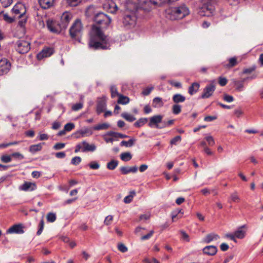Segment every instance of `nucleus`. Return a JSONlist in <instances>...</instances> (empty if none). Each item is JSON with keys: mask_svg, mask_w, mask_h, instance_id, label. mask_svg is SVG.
Instances as JSON below:
<instances>
[{"mask_svg": "<svg viewBox=\"0 0 263 263\" xmlns=\"http://www.w3.org/2000/svg\"><path fill=\"white\" fill-rule=\"evenodd\" d=\"M136 193L135 191L130 192V194L126 196L124 199V201L126 203H130L133 198L134 195H135Z\"/></svg>", "mask_w": 263, "mask_h": 263, "instance_id": "nucleus-39", "label": "nucleus"}, {"mask_svg": "<svg viewBox=\"0 0 263 263\" xmlns=\"http://www.w3.org/2000/svg\"><path fill=\"white\" fill-rule=\"evenodd\" d=\"M81 158L80 157L76 156L72 158L71 163L74 165H78L81 162Z\"/></svg>", "mask_w": 263, "mask_h": 263, "instance_id": "nucleus-48", "label": "nucleus"}, {"mask_svg": "<svg viewBox=\"0 0 263 263\" xmlns=\"http://www.w3.org/2000/svg\"><path fill=\"white\" fill-rule=\"evenodd\" d=\"M107 135L114 137V138H126L128 137V136L124 135L119 133H116L114 132H109L107 133Z\"/></svg>", "mask_w": 263, "mask_h": 263, "instance_id": "nucleus-29", "label": "nucleus"}, {"mask_svg": "<svg viewBox=\"0 0 263 263\" xmlns=\"http://www.w3.org/2000/svg\"><path fill=\"white\" fill-rule=\"evenodd\" d=\"M189 14L188 8L184 5L172 8L170 11V18L172 20L182 19Z\"/></svg>", "mask_w": 263, "mask_h": 263, "instance_id": "nucleus-4", "label": "nucleus"}, {"mask_svg": "<svg viewBox=\"0 0 263 263\" xmlns=\"http://www.w3.org/2000/svg\"><path fill=\"white\" fill-rule=\"evenodd\" d=\"M172 100L175 104L183 102L185 100V98L180 93H177L173 96Z\"/></svg>", "mask_w": 263, "mask_h": 263, "instance_id": "nucleus-26", "label": "nucleus"}, {"mask_svg": "<svg viewBox=\"0 0 263 263\" xmlns=\"http://www.w3.org/2000/svg\"><path fill=\"white\" fill-rule=\"evenodd\" d=\"M223 99L224 101L230 103L233 102L234 100V98L233 96L228 95L227 93H224L223 96Z\"/></svg>", "mask_w": 263, "mask_h": 263, "instance_id": "nucleus-47", "label": "nucleus"}, {"mask_svg": "<svg viewBox=\"0 0 263 263\" xmlns=\"http://www.w3.org/2000/svg\"><path fill=\"white\" fill-rule=\"evenodd\" d=\"M111 21L110 17L102 12L97 13L94 17L95 23L99 25L102 28H106L111 23Z\"/></svg>", "mask_w": 263, "mask_h": 263, "instance_id": "nucleus-5", "label": "nucleus"}, {"mask_svg": "<svg viewBox=\"0 0 263 263\" xmlns=\"http://www.w3.org/2000/svg\"><path fill=\"white\" fill-rule=\"evenodd\" d=\"M215 90V86L213 83H211L206 86L204 88L203 93L201 96L202 99H206L210 97L213 93Z\"/></svg>", "mask_w": 263, "mask_h": 263, "instance_id": "nucleus-12", "label": "nucleus"}, {"mask_svg": "<svg viewBox=\"0 0 263 263\" xmlns=\"http://www.w3.org/2000/svg\"><path fill=\"white\" fill-rule=\"evenodd\" d=\"M54 0H39L41 7L44 9H48L53 6Z\"/></svg>", "mask_w": 263, "mask_h": 263, "instance_id": "nucleus-24", "label": "nucleus"}, {"mask_svg": "<svg viewBox=\"0 0 263 263\" xmlns=\"http://www.w3.org/2000/svg\"><path fill=\"white\" fill-rule=\"evenodd\" d=\"M43 144H44V143L30 145L29 147V152L32 153H35L37 152L40 151L42 148Z\"/></svg>", "mask_w": 263, "mask_h": 263, "instance_id": "nucleus-27", "label": "nucleus"}, {"mask_svg": "<svg viewBox=\"0 0 263 263\" xmlns=\"http://www.w3.org/2000/svg\"><path fill=\"white\" fill-rule=\"evenodd\" d=\"M237 63V59L235 57L230 58L229 60V63L226 66L227 67H232L235 66Z\"/></svg>", "mask_w": 263, "mask_h": 263, "instance_id": "nucleus-40", "label": "nucleus"}, {"mask_svg": "<svg viewBox=\"0 0 263 263\" xmlns=\"http://www.w3.org/2000/svg\"><path fill=\"white\" fill-rule=\"evenodd\" d=\"M11 156L9 155H3L1 158V161L4 163H8L11 161Z\"/></svg>", "mask_w": 263, "mask_h": 263, "instance_id": "nucleus-49", "label": "nucleus"}, {"mask_svg": "<svg viewBox=\"0 0 263 263\" xmlns=\"http://www.w3.org/2000/svg\"><path fill=\"white\" fill-rule=\"evenodd\" d=\"M17 17L21 19L18 22L20 26L21 27L24 26L26 22V17L25 16V14L23 15L22 17L17 16Z\"/></svg>", "mask_w": 263, "mask_h": 263, "instance_id": "nucleus-62", "label": "nucleus"}, {"mask_svg": "<svg viewBox=\"0 0 263 263\" xmlns=\"http://www.w3.org/2000/svg\"><path fill=\"white\" fill-rule=\"evenodd\" d=\"M118 250L122 253L127 251V248L123 243H119L118 245Z\"/></svg>", "mask_w": 263, "mask_h": 263, "instance_id": "nucleus-58", "label": "nucleus"}, {"mask_svg": "<svg viewBox=\"0 0 263 263\" xmlns=\"http://www.w3.org/2000/svg\"><path fill=\"white\" fill-rule=\"evenodd\" d=\"M256 68L255 66H253L250 68H245L243 70V73L244 74H249L251 73L252 72L255 70Z\"/></svg>", "mask_w": 263, "mask_h": 263, "instance_id": "nucleus-61", "label": "nucleus"}, {"mask_svg": "<svg viewBox=\"0 0 263 263\" xmlns=\"http://www.w3.org/2000/svg\"><path fill=\"white\" fill-rule=\"evenodd\" d=\"M118 165V161L112 160L107 164V168L110 170H115Z\"/></svg>", "mask_w": 263, "mask_h": 263, "instance_id": "nucleus-34", "label": "nucleus"}, {"mask_svg": "<svg viewBox=\"0 0 263 263\" xmlns=\"http://www.w3.org/2000/svg\"><path fill=\"white\" fill-rule=\"evenodd\" d=\"M235 236L238 238H243L245 236V232L241 230H238L235 232Z\"/></svg>", "mask_w": 263, "mask_h": 263, "instance_id": "nucleus-56", "label": "nucleus"}, {"mask_svg": "<svg viewBox=\"0 0 263 263\" xmlns=\"http://www.w3.org/2000/svg\"><path fill=\"white\" fill-rule=\"evenodd\" d=\"M44 227V221L43 218H42L40 221V223H39V229L36 232V234L37 235H40L41 234V233L43 232Z\"/></svg>", "mask_w": 263, "mask_h": 263, "instance_id": "nucleus-45", "label": "nucleus"}, {"mask_svg": "<svg viewBox=\"0 0 263 263\" xmlns=\"http://www.w3.org/2000/svg\"><path fill=\"white\" fill-rule=\"evenodd\" d=\"M113 216L112 215H108L105 218L104 223L105 225L108 226L111 224Z\"/></svg>", "mask_w": 263, "mask_h": 263, "instance_id": "nucleus-59", "label": "nucleus"}, {"mask_svg": "<svg viewBox=\"0 0 263 263\" xmlns=\"http://www.w3.org/2000/svg\"><path fill=\"white\" fill-rule=\"evenodd\" d=\"M12 12L15 14V16H23L26 13L25 6L22 3H16L12 9Z\"/></svg>", "mask_w": 263, "mask_h": 263, "instance_id": "nucleus-10", "label": "nucleus"}, {"mask_svg": "<svg viewBox=\"0 0 263 263\" xmlns=\"http://www.w3.org/2000/svg\"><path fill=\"white\" fill-rule=\"evenodd\" d=\"M230 198L233 202H238L240 201V198L236 192L231 195Z\"/></svg>", "mask_w": 263, "mask_h": 263, "instance_id": "nucleus-43", "label": "nucleus"}, {"mask_svg": "<svg viewBox=\"0 0 263 263\" xmlns=\"http://www.w3.org/2000/svg\"><path fill=\"white\" fill-rule=\"evenodd\" d=\"M15 48L20 54L26 53L30 49V43L23 39L19 40L15 43Z\"/></svg>", "mask_w": 263, "mask_h": 263, "instance_id": "nucleus-6", "label": "nucleus"}, {"mask_svg": "<svg viewBox=\"0 0 263 263\" xmlns=\"http://www.w3.org/2000/svg\"><path fill=\"white\" fill-rule=\"evenodd\" d=\"M153 89V87H147L143 89V90L142 92V94L144 96H147L148 95L150 92L152 91V90Z\"/></svg>", "mask_w": 263, "mask_h": 263, "instance_id": "nucleus-63", "label": "nucleus"}, {"mask_svg": "<svg viewBox=\"0 0 263 263\" xmlns=\"http://www.w3.org/2000/svg\"><path fill=\"white\" fill-rule=\"evenodd\" d=\"M228 83V80L226 78L220 77L218 78V83L221 86H225Z\"/></svg>", "mask_w": 263, "mask_h": 263, "instance_id": "nucleus-55", "label": "nucleus"}, {"mask_svg": "<svg viewBox=\"0 0 263 263\" xmlns=\"http://www.w3.org/2000/svg\"><path fill=\"white\" fill-rule=\"evenodd\" d=\"M106 99L105 97L98 98L97 104V112L100 114L103 112L106 108Z\"/></svg>", "mask_w": 263, "mask_h": 263, "instance_id": "nucleus-14", "label": "nucleus"}, {"mask_svg": "<svg viewBox=\"0 0 263 263\" xmlns=\"http://www.w3.org/2000/svg\"><path fill=\"white\" fill-rule=\"evenodd\" d=\"M109 125L108 124L104 123L96 125L93 127V128L96 130H100L102 129H106L109 127Z\"/></svg>", "mask_w": 263, "mask_h": 263, "instance_id": "nucleus-37", "label": "nucleus"}, {"mask_svg": "<svg viewBox=\"0 0 263 263\" xmlns=\"http://www.w3.org/2000/svg\"><path fill=\"white\" fill-rule=\"evenodd\" d=\"M136 141V139L134 138L130 139L128 141H122L120 143V145L121 146H125V147H132L134 145V143Z\"/></svg>", "mask_w": 263, "mask_h": 263, "instance_id": "nucleus-28", "label": "nucleus"}, {"mask_svg": "<svg viewBox=\"0 0 263 263\" xmlns=\"http://www.w3.org/2000/svg\"><path fill=\"white\" fill-rule=\"evenodd\" d=\"M181 140V137L180 136H177L173 138L171 141V145H177L178 143L180 142Z\"/></svg>", "mask_w": 263, "mask_h": 263, "instance_id": "nucleus-46", "label": "nucleus"}, {"mask_svg": "<svg viewBox=\"0 0 263 263\" xmlns=\"http://www.w3.org/2000/svg\"><path fill=\"white\" fill-rule=\"evenodd\" d=\"M219 238V236L215 233H210L208 234L204 238L203 242L206 243H210L212 241L217 240Z\"/></svg>", "mask_w": 263, "mask_h": 263, "instance_id": "nucleus-22", "label": "nucleus"}, {"mask_svg": "<svg viewBox=\"0 0 263 263\" xmlns=\"http://www.w3.org/2000/svg\"><path fill=\"white\" fill-rule=\"evenodd\" d=\"M36 188V184L34 183L26 182L21 186V189L22 190L27 191H34Z\"/></svg>", "mask_w": 263, "mask_h": 263, "instance_id": "nucleus-21", "label": "nucleus"}, {"mask_svg": "<svg viewBox=\"0 0 263 263\" xmlns=\"http://www.w3.org/2000/svg\"><path fill=\"white\" fill-rule=\"evenodd\" d=\"M110 92L112 98H115L116 96H119V95H120V94L118 93L117 88L115 86H111Z\"/></svg>", "mask_w": 263, "mask_h": 263, "instance_id": "nucleus-44", "label": "nucleus"}, {"mask_svg": "<svg viewBox=\"0 0 263 263\" xmlns=\"http://www.w3.org/2000/svg\"><path fill=\"white\" fill-rule=\"evenodd\" d=\"M215 10L214 6L211 2H204L199 10V14L201 16H210Z\"/></svg>", "mask_w": 263, "mask_h": 263, "instance_id": "nucleus-7", "label": "nucleus"}, {"mask_svg": "<svg viewBox=\"0 0 263 263\" xmlns=\"http://www.w3.org/2000/svg\"><path fill=\"white\" fill-rule=\"evenodd\" d=\"M7 232L8 233L23 234L24 231L22 225L18 224L13 225L7 230Z\"/></svg>", "mask_w": 263, "mask_h": 263, "instance_id": "nucleus-17", "label": "nucleus"}, {"mask_svg": "<svg viewBox=\"0 0 263 263\" xmlns=\"http://www.w3.org/2000/svg\"><path fill=\"white\" fill-rule=\"evenodd\" d=\"M74 128V124L73 123H68L65 125L64 130L69 132Z\"/></svg>", "mask_w": 263, "mask_h": 263, "instance_id": "nucleus-54", "label": "nucleus"}, {"mask_svg": "<svg viewBox=\"0 0 263 263\" xmlns=\"http://www.w3.org/2000/svg\"><path fill=\"white\" fill-rule=\"evenodd\" d=\"M148 119L146 118H140L134 123V126L136 127H140L147 123Z\"/></svg>", "mask_w": 263, "mask_h": 263, "instance_id": "nucleus-31", "label": "nucleus"}, {"mask_svg": "<svg viewBox=\"0 0 263 263\" xmlns=\"http://www.w3.org/2000/svg\"><path fill=\"white\" fill-rule=\"evenodd\" d=\"M83 27L80 20L77 19L70 27L69 32L70 37L74 41L80 42Z\"/></svg>", "mask_w": 263, "mask_h": 263, "instance_id": "nucleus-3", "label": "nucleus"}, {"mask_svg": "<svg viewBox=\"0 0 263 263\" xmlns=\"http://www.w3.org/2000/svg\"><path fill=\"white\" fill-rule=\"evenodd\" d=\"M53 53L52 48H46L43 49L37 55L38 59L41 60L43 58L50 57Z\"/></svg>", "mask_w": 263, "mask_h": 263, "instance_id": "nucleus-16", "label": "nucleus"}, {"mask_svg": "<svg viewBox=\"0 0 263 263\" xmlns=\"http://www.w3.org/2000/svg\"><path fill=\"white\" fill-rule=\"evenodd\" d=\"M163 116L162 115L154 116L149 118V122L148 125L151 127H155L157 128L161 129L164 126L159 125L162 121Z\"/></svg>", "mask_w": 263, "mask_h": 263, "instance_id": "nucleus-9", "label": "nucleus"}, {"mask_svg": "<svg viewBox=\"0 0 263 263\" xmlns=\"http://www.w3.org/2000/svg\"><path fill=\"white\" fill-rule=\"evenodd\" d=\"M0 2L3 7L7 8L12 4L13 0H0Z\"/></svg>", "mask_w": 263, "mask_h": 263, "instance_id": "nucleus-51", "label": "nucleus"}, {"mask_svg": "<svg viewBox=\"0 0 263 263\" xmlns=\"http://www.w3.org/2000/svg\"><path fill=\"white\" fill-rule=\"evenodd\" d=\"M83 106V104L82 103H78L73 105L71 109L73 111H78L82 108Z\"/></svg>", "mask_w": 263, "mask_h": 263, "instance_id": "nucleus-52", "label": "nucleus"}, {"mask_svg": "<svg viewBox=\"0 0 263 263\" xmlns=\"http://www.w3.org/2000/svg\"><path fill=\"white\" fill-rule=\"evenodd\" d=\"M132 158V156L129 152L123 153L121 154V159L124 161H128Z\"/></svg>", "mask_w": 263, "mask_h": 263, "instance_id": "nucleus-36", "label": "nucleus"}, {"mask_svg": "<svg viewBox=\"0 0 263 263\" xmlns=\"http://www.w3.org/2000/svg\"><path fill=\"white\" fill-rule=\"evenodd\" d=\"M82 145H83L82 149L83 152H94L96 149V146L94 144H89L86 141H83Z\"/></svg>", "mask_w": 263, "mask_h": 263, "instance_id": "nucleus-19", "label": "nucleus"}, {"mask_svg": "<svg viewBox=\"0 0 263 263\" xmlns=\"http://www.w3.org/2000/svg\"><path fill=\"white\" fill-rule=\"evenodd\" d=\"M163 103L162 99L159 97H156L153 99V105L155 107H159L163 106Z\"/></svg>", "mask_w": 263, "mask_h": 263, "instance_id": "nucleus-32", "label": "nucleus"}, {"mask_svg": "<svg viewBox=\"0 0 263 263\" xmlns=\"http://www.w3.org/2000/svg\"><path fill=\"white\" fill-rule=\"evenodd\" d=\"M138 168L136 166L132 167L122 166L120 167V171L123 175H126L129 173H135L137 172Z\"/></svg>", "mask_w": 263, "mask_h": 263, "instance_id": "nucleus-20", "label": "nucleus"}, {"mask_svg": "<svg viewBox=\"0 0 263 263\" xmlns=\"http://www.w3.org/2000/svg\"><path fill=\"white\" fill-rule=\"evenodd\" d=\"M168 0H147L146 3H149L148 5L149 9L145 10V11H149L152 9V5H161L162 4L167 3Z\"/></svg>", "mask_w": 263, "mask_h": 263, "instance_id": "nucleus-23", "label": "nucleus"}, {"mask_svg": "<svg viewBox=\"0 0 263 263\" xmlns=\"http://www.w3.org/2000/svg\"><path fill=\"white\" fill-rule=\"evenodd\" d=\"M47 27L51 32L55 33H60L63 30L59 22L50 19L47 21Z\"/></svg>", "mask_w": 263, "mask_h": 263, "instance_id": "nucleus-8", "label": "nucleus"}, {"mask_svg": "<svg viewBox=\"0 0 263 263\" xmlns=\"http://www.w3.org/2000/svg\"><path fill=\"white\" fill-rule=\"evenodd\" d=\"M199 87L200 85L198 83H193L189 88V93L191 95H194L198 91Z\"/></svg>", "mask_w": 263, "mask_h": 263, "instance_id": "nucleus-25", "label": "nucleus"}, {"mask_svg": "<svg viewBox=\"0 0 263 263\" xmlns=\"http://www.w3.org/2000/svg\"><path fill=\"white\" fill-rule=\"evenodd\" d=\"M217 251V249L214 246H208L203 249L204 254L211 256L214 255Z\"/></svg>", "mask_w": 263, "mask_h": 263, "instance_id": "nucleus-18", "label": "nucleus"}, {"mask_svg": "<svg viewBox=\"0 0 263 263\" xmlns=\"http://www.w3.org/2000/svg\"><path fill=\"white\" fill-rule=\"evenodd\" d=\"M121 116L126 120L129 122H133L136 120V118L134 116L127 112L122 113Z\"/></svg>", "mask_w": 263, "mask_h": 263, "instance_id": "nucleus-35", "label": "nucleus"}, {"mask_svg": "<svg viewBox=\"0 0 263 263\" xmlns=\"http://www.w3.org/2000/svg\"><path fill=\"white\" fill-rule=\"evenodd\" d=\"M154 233V232L153 230L151 231L147 234L142 236L141 239L142 240L148 239L153 235Z\"/></svg>", "mask_w": 263, "mask_h": 263, "instance_id": "nucleus-64", "label": "nucleus"}, {"mask_svg": "<svg viewBox=\"0 0 263 263\" xmlns=\"http://www.w3.org/2000/svg\"><path fill=\"white\" fill-rule=\"evenodd\" d=\"M209 146H212L215 144V141L212 136H208L205 138Z\"/></svg>", "mask_w": 263, "mask_h": 263, "instance_id": "nucleus-60", "label": "nucleus"}, {"mask_svg": "<svg viewBox=\"0 0 263 263\" xmlns=\"http://www.w3.org/2000/svg\"><path fill=\"white\" fill-rule=\"evenodd\" d=\"M80 2L81 0H66L67 4L71 7L77 6Z\"/></svg>", "mask_w": 263, "mask_h": 263, "instance_id": "nucleus-50", "label": "nucleus"}, {"mask_svg": "<svg viewBox=\"0 0 263 263\" xmlns=\"http://www.w3.org/2000/svg\"><path fill=\"white\" fill-rule=\"evenodd\" d=\"M104 8L107 10V11L111 13H115L118 10V7L114 1H108V2L104 4Z\"/></svg>", "mask_w": 263, "mask_h": 263, "instance_id": "nucleus-15", "label": "nucleus"}, {"mask_svg": "<svg viewBox=\"0 0 263 263\" xmlns=\"http://www.w3.org/2000/svg\"><path fill=\"white\" fill-rule=\"evenodd\" d=\"M15 16H10L8 14L5 13L3 15V18L4 20L9 23H11L13 22L15 19Z\"/></svg>", "mask_w": 263, "mask_h": 263, "instance_id": "nucleus-41", "label": "nucleus"}, {"mask_svg": "<svg viewBox=\"0 0 263 263\" xmlns=\"http://www.w3.org/2000/svg\"><path fill=\"white\" fill-rule=\"evenodd\" d=\"M72 18L71 14L68 12L63 13L61 17L60 24L63 29H65Z\"/></svg>", "mask_w": 263, "mask_h": 263, "instance_id": "nucleus-13", "label": "nucleus"}, {"mask_svg": "<svg viewBox=\"0 0 263 263\" xmlns=\"http://www.w3.org/2000/svg\"><path fill=\"white\" fill-rule=\"evenodd\" d=\"M10 63L6 59L0 60V76L6 74L10 70Z\"/></svg>", "mask_w": 263, "mask_h": 263, "instance_id": "nucleus-11", "label": "nucleus"}, {"mask_svg": "<svg viewBox=\"0 0 263 263\" xmlns=\"http://www.w3.org/2000/svg\"><path fill=\"white\" fill-rule=\"evenodd\" d=\"M233 81L237 91H242L243 90L244 85L242 82L236 80H233Z\"/></svg>", "mask_w": 263, "mask_h": 263, "instance_id": "nucleus-30", "label": "nucleus"}, {"mask_svg": "<svg viewBox=\"0 0 263 263\" xmlns=\"http://www.w3.org/2000/svg\"><path fill=\"white\" fill-rule=\"evenodd\" d=\"M147 0H127L125 5V11L122 18V27L126 30L134 29L137 25V12L140 10L149 9Z\"/></svg>", "mask_w": 263, "mask_h": 263, "instance_id": "nucleus-1", "label": "nucleus"}, {"mask_svg": "<svg viewBox=\"0 0 263 263\" xmlns=\"http://www.w3.org/2000/svg\"><path fill=\"white\" fill-rule=\"evenodd\" d=\"M129 102V99L126 96L122 95H119L118 103L121 104H126Z\"/></svg>", "mask_w": 263, "mask_h": 263, "instance_id": "nucleus-33", "label": "nucleus"}, {"mask_svg": "<svg viewBox=\"0 0 263 263\" xmlns=\"http://www.w3.org/2000/svg\"><path fill=\"white\" fill-rule=\"evenodd\" d=\"M90 168L98 170L100 168V164L97 161H92L89 164Z\"/></svg>", "mask_w": 263, "mask_h": 263, "instance_id": "nucleus-53", "label": "nucleus"}, {"mask_svg": "<svg viewBox=\"0 0 263 263\" xmlns=\"http://www.w3.org/2000/svg\"><path fill=\"white\" fill-rule=\"evenodd\" d=\"M181 111V106L178 104H174L172 107V111L174 114L178 115Z\"/></svg>", "mask_w": 263, "mask_h": 263, "instance_id": "nucleus-42", "label": "nucleus"}, {"mask_svg": "<svg viewBox=\"0 0 263 263\" xmlns=\"http://www.w3.org/2000/svg\"><path fill=\"white\" fill-rule=\"evenodd\" d=\"M168 83L172 86H173L176 88H180L182 87L181 83L179 82L174 81L173 80H170Z\"/></svg>", "mask_w": 263, "mask_h": 263, "instance_id": "nucleus-57", "label": "nucleus"}, {"mask_svg": "<svg viewBox=\"0 0 263 263\" xmlns=\"http://www.w3.org/2000/svg\"><path fill=\"white\" fill-rule=\"evenodd\" d=\"M57 218L56 214L53 213H49L47 215V220L49 222H53Z\"/></svg>", "mask_w": 263, "mask_h": 263, "instance_id": "nucleus-38", "label": "nucleus"}, {"mask_svg": "<svg viewBox=\"0 0 263 263\" xmlns=\"http://www.w3.org/2000/svg\"><path fill=\"white\" fill-rule=\"evenodd\" d=\"M89 47L94 49H107L109 47V39L99 27L93 26L90 33Z\"/></svg>", "mask_w": 263, "mask_h": 263, "instance_id": "nucleus-2", "label": "nucleus"}]
</instances>
